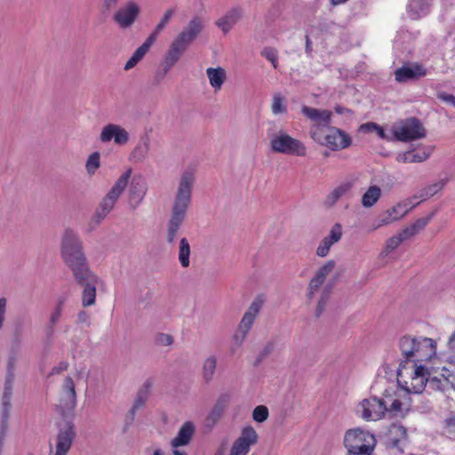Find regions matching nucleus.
Returning <instances> with one entry per match:
<instances>
[{"label":"nucleus","instance_id":"3","mask_svg":"<svg viewBox=\"0 0 455 455\" xmlns=\"http://www.w3.org/2000/svg\"><path fill=\"white\" fill-rule=\"evenodd\" d=\"M398 347L406 361L426 362L436 355V342L427 337L404 335L400 338Z\"/></svg>","mask_w":455,"mask_h":455},{"label":"nucleus","instance_id":"27","mask_svg":"<svg viewBox=\"0 0 455 455\" xmlns=\"http://www.w3.org/2000/svg\"><path fill=\"white\" fill-rule=\"evenodd\" d=\"M195 433V426L192 422H185L180 428L178 435L171 442L172 447L187 445Z\"/></svg>","mask_w":455,"mask_h":455},{"label":"nucleus","instance_id":"11","mask_svg":"<svg viewBox=\"0 0 455 455\" xmlns=\"http://www.w3.org/2000/svg\"><path fill=\"white\" fill-rule=\"evenodd\" d=\"M362 408L361 416L366 420H378L384 417L387 411V407L383 399L371 396L370 398L363 399L360 403Z\"/></svg>","mask_w":455,"mask_h":455},{"label":"nucleus","instance_id":"4","mask_svg":"<svg viewBox=\"0 0 455 455\" xmlns=\"http://www.w3.org/2000/svg\"><path fill=\"white\" fill-rule=\"evenodd\" d=\"M202 29L203 24L200 18H193L188 25L173 39L165 56L178 62Z\"/></svg>","mask_w":455,"mask_h":455},{"label":"nucleus","instance_id":"47","mask_svg":"<svg viewBox=\"0 0 455 455\" xmlns=\"http://www.w3.org/2000/svg\"><path fill=\"white\" fill-rule=\"evenodd\" d=\"M261 55L271 62L274 68H278V52L272 47H266L261 51Z\"/></svg>","mask_w":455,"mask_h":455},{"label":"nucleus","instance_id":"14","mask_svg":"<svg viewBox=\"0 0 455 455\" xmlns=\"http://www.w3.org/2000/svg\"><path fill=\"white\" fill-rule=\"evenodd\" d=\"M76 435L75 426L70 422L61 427L56 439L55 455H67Z\"/></svg>","mask_w":455,"mask_h":455},{"label":"nucleus","instance_id":"30","mask_svg":"<svg viewBox=\"0 0 455 455\" xmlns=\"http://www.w3.org/2000/svg\"><path fill=\"white\" fill-rule=\"evenodd\" d=\"M432 0H410L407 10L412 20L419 19L427 13Z\"/></svg>","mask_w":455,"mask_h":455},{"label":"nucleus","instance_id":"36","mask_svg":"<svg viewBox=\"0 0 455 455\" xmlns=\"http://www.w3.org/2000/svg\"><path fill=\"white\" fill-rule=\"evenodd\" d=\"M445 186V181L441 180L436 183L431 184L420 190L419 195L414 196V198H420L422 201L435 196L438 191L442 190Z\"/></svg>","mask_w":455,"mask_h":455},{"label":"nucleus","instance_id":"43","mask_svg":"<svg viewBox=\"0 0 455 455\" xmlns=\"http://www.w3.org/2000/svg\"><path fill=\"white\" fill-rule=\"evenodd\" d=\"M275 347V340H269L267 341L264 347L259 351L254 364L258 365L265 358H267L269 355L273 353Z\"/></svg>","mask_w":455,"mask_h":455},{"label":"nucleus","instance_id":"44","mask_svg":"<svg viewBox=\"0 0 455 455\" xmlns=\"http://www.w3.org/2000/svg\"><path fill=\"white\" fill-rule=\"evenodd\" d=\"M324 283L323 281L313 276L311 280L309 281L308 286H307V297L309 300H312L315 295V293L319 291V289L323 286Z\"/></svg>","mask_w":455,"mask_h":455},{"label":"nucleus","instance_id":"41","mask_svg":"<svg viewBox=\"0 0 455 455\" xmlns=\"http://www.w3.org/2000/svg\"><path fill=\"white\" fill-rule=\"evenodd\" d=\"M336 266L333 259L328 260L314 275L315 277L325 282L326 277L332 272Z\"/></svg>","mask_w":455,"mask_h":455},{"label":"nucleus","instance_id":"49","mask_svg":"<svg viewBox=\"0 0 455 455\" xmlns=\"http://www.w3.org/2000/svg\"><path fill=\"white\" fill-rule=\"evenodd\" d=\"M159 34H160V32L156 31V29L154 28V30L148 36V38L145 40V42L138 49L143 54L146 55V53L149 51L152 44L156 41V38L159 36Z\"/></svg>","mask_w":455,"mask_h":455},{"label":"nucleus","instance_id":"16","mask_svg":"<svg viewBox=\"0 0 455 455\" xmlns=\"http://www.w3.org/2000/svg\"><path fill=\"white\" fill-rule=\"evenodd\" d=\"M428 375L427 368L423 365H416L410 384L405 381L404 385L402 386L400 383L399 385L409 394H420L427 384Z\"/></svg>","mask_w":455,"mask_h":455},{"label":"nucleus","instance_id":"25","mask_svg":"<svg viewBox=\"0 0 455 455\" xmlns=\"http://www.w3.org/2000/svg\"><path fill=\"white\" fill-rule=\"evenodd\" d=\"M301 112L305 116L317 123L319 125L329 127L331 124L332 114L329 110L303 106Z\"/></svg>","mask_w":455,"mask_h":455},{"label":"nucleus","instance_id":"31","mask_svg":"<svg viewBox=\"0 0 455 455\" xmlns=\"http://www.w3.org/2000/svg\"><path fill=\"white\" fill-rule=\"evenodd\" d=\"M217 368V356L212 355L205 358L202 367V377L206 383L212 380Z\"/></svg>","mask_w":455,"mask_h":455},{"label":"nucleus","instance_id":"19","mask_svg":"<svg viewBox=\"0 0 455 455\" xmlns=\"http://www.w3.org/2000/svg\"><path fill=\"white\" fill-rule=\"evenodd\" d=\"M342 237V227L339 223H336L330 230L329 235L325 236L316 249V255L324 258L328 255L331 247L338 243Z\"/></svg>","mask_w":455,"mask_h":455},{"label":"nucleus","instance_id":"8","mask_svg":"<svg viewBox=\"0 0 455 455\" xmlns=\"http://www.w3.org/2000/svg\"><path fill=\"white\" fill-rule=\"evenodd\" d=\"M395 140L403 142H408L423 139L427 136V132L422 123L416 117H410L404 120L393 130Z\"/></svg>","mask_w":455,"mask_h":455},{"label":"nucleus","instance_id":"51","mask_svg":"<svg viewBox=\"0 0 455 455\" xmlns=\"http://www.w3.org/2000/svg\"><path fill=\"white\" fill-rule=\"evenodd\" d=\"M268 417V410L265 405L257 406L252 412V418L259 423L264 422Z\"/></svg>","mask_w":455,"mask_h":455},{"label":"nucleus","instance_id":"9","mask_svg":"<svg viewBox=\"0 0 455 455\" xmlns=\"http://www.w3.org/2000/svg\"><path fill=\"white\" fill-rule=\"evenodd\" d=\"M76 283L84 288L82 292L83 307H90L95 304L96 288L100 282L99 277L92 271L74 277Z\"/></svg>","mask_w":455,"mask_h":455},{"label":"nucleus","instance_id":"15","mask_svg":"<svg viewBox=\"0 0 455 455\" xmlns=\"http://www.w3.org/2000/svg\"><path fill=\"white\" fill-rule=\"evenodd\" d=\"M129 138V132L122 126L115 124L105 125L100 134V140L102 143H108L114 140L116 145H125Z\"/></svg>","mask_w":455,"mask_h":455},{"label":"nucleus","instance_id":"17","mask_svg":"<svg viewBox=\"0 0 455 455\" xmlns=\"http://www.w3.org/2000/svg\"><path fill=\"white\" fill-rule=\"evenodd\" d=\"M325 146L331 150H340L351 145V138L344 131L334 127H328V133L324 137Z\"/></svg>","mask_w":455,"mask_h":455},{"label":"nucleus","instance_id":"26","mask_svg":"<svg viewBox=\"0 0 455 455\" xmlns=\"http://www.w3.org/2000/svg\"><path fill=\"white\" fill-rule=\"evenodd\" d=\"M152 386L153 381L151 379H147L144 381L142 386L138 390L136 396L134 398L133 404L129 411L132 419H133L137 411L141 409L146 404V402L148 401L150 395Z\"/></svg>","mask_w":455,"mask_h":455},{"label":"nucleus","instance_id":"45","mask_svg":"<svg viewBox=\"0 0 455 455\" xmlns=\"http://www.w3.org/2000/svg\"><path fill=\"white\" fill-rule=\"evenodd\" d=\"M271 109L275 115L283 114L286 112L287 108L284 104V100L281 95H274Z\"/></svg>","mask_w":455,"mask_h":455},{"label":"nucleus","instance_id":"60","mask_svg":"<svg viewBox=\"0 0 455 455\" xmlns=\"http://www.w3.org/2000/svg\"><path fill=\"white\" fill-rule=\"evenodd\" d=\"M403 403L400 400L395 399L389 408H387V411L393 413L395 416L403 415L402 410Z\"/></svg>","mask_w":455,"mask_h":455},{"label":"nucleus","instance_id":"33","mask_svg":"<svg viewBox=\"0 0 455 455\" xmlns=\"http://www.w3.org/2000/svg\"><path fill=\"white\" fill-rule=\"evenodd\" d=\"M176 63L177 62L171 60L167 56H164V61L162 62L159 68L156 71L154 75L153 84L155 85L159 84Z\"/></svg>","mask_w":455,"mask_h":455},{"label":"nucleus","instance_id":"53","mask_svg":"<svg viewBox=\"0 0 455 455\" xmlns=\"http://www.w3.org/2000/svg\"><path fill=\"white\" fill-rule=\"evenodd\" d=\"M391 431L395 433V435L397 436H399V437H394V438L390 439L393 446L398 447L401 438H403V439L406 438V435H407L406 428L403 426H394Z\"/></svg>","mask_w":455,"mask_h":455},{"label":"nucleus","instance_id":"54","mask_svg":"<svg viewBox=\"0 0 455 455\" xmlns=\"http://www.w3.org/2000/svg\"><path fill=\"white\" fill-rule=\"evenodd\" d=\"M443 382L448 383L449 382L448 378H445L444 380H442L441 379H439L437 377H433V378L428 377V380H427L429 388H431L432 390H438V391H444L445 387H444Z\"/></svg>","mask_w":455,"mask_h":455},{"label":"nucleus","instance_id":"18","mask_svg":"<svg viewBox=\"0 0 455 455\" xmlns=\"http://www.w3.org/2000/svg\"><path fill=\"white\" fill-rule=\"evenodd\" d=\"M148 191L146 180L141 176L132 179L129 187V201L132 208H136L143 201Z\"/></svg>","mask_w":455,"mask_h":455},{"label":"nucleus","instance_id":"21","mask_svg":"<svg viewBox=\"0 0 455 455\" xmlns=\"http://www.w3.org/2000/svg\"><path fill=\"white\" fill-rule=\"evenodd\" d=\"M408 212L409 209H406V204H397L396 205L388 208L379 216V223L376 228L397 221L403 218Z\"/></svg>","mask_w":455,"mask_h":455},{"label":"nucleus","instance_id":"62","mask_svg":"<svg viewBox=\"0 0 455 455\" xmlns=\"http://www.w3.org/2000/svg\"><path fill=\"white\" fill-rule=\"evenodd\" d=\"M417 233L418 232L416 231L415 228L412 225H411L403 229L398 235L403 242L404 240L413 236Z\"/></svg>","mask_w":455,"mask_h":455},{"label":"nucleus","instance_id":"39","mask_svg":"<svg viewBox=\"0 0 455 455\" xmlns=\"http://www.w3.org/2000/svg\"><path fill=\"white\" fill-rule=\"evenodd\" d=\"M14 379V363L10 359L7 365V372L4 380V393L11 395L12 394Z\"/></svg>","mask_w":455,"mask_h":455},{"label":"nucleus","instance_id":"50","mask_svg":"<svg viewBox=\"0 0 455 455\" xmlns=\"http://www.w3.org/2000/svg\"><path fill=\"white\" fill-rule=\"evenodd\" d=\"M159 34H160V32L156 31V29L154 28V30L148 36V38L145 40V42L138 49L143 54L146 55V53L149 51L152 44L156 41V38L159 36Z\"/></svg>","mask_w":455,"mask_h":455},{"label":"nucleus","instance_id":"40","mask_svg":"<svg viewBox=\"0 0 455 455\" xmlns=\"http://www.w3.org/2000/svg\"><path fill=\"white\" fill-rule=\"evenodd\" d=\"M411 163H421L426 161L433 152V147L427 146L418 151L411 150Z\"/></svg>","mask_w":455,"mask_h":455},{"label":"nucleus","instance_id":"42","mask_svg":"<svg viewBox=\"0 0 455 455\" xmlns=\"http://www.w3.org/2000/svg\"><path fill=\"white\" fill-rule=\"evenodd\" d=\"M23 332L21 327H15L11 340V350L12 353H18L22 345Z\"/></svg>","mask_w":455,"mask_h":455},{"label":"nucleus","instance_id":"5","mask_svg":"<svg viewBox=\"0 0 455 455\" xmlns=\"http://www.w3.org/2000/svg\"><path fill=\"white\" fill-rule=\"evenodd\" d=\"M131 175L132 169H128L117 179L108 193L103 197L93 216V220L97 224H100L114 209L118 198L127 187Z\"/></svg>","mask_w":455,"mask_h":455},{"label":"nucleus","instance_id":"63","mask_svg":"<svg viewBox=\"0 0 455 455\" xmlns=\"http://www.w3.org/2000/svg\"><path fill=\"white\" fill-rule=\"evenodd\" d=\"M76 323L77 324H85V325L89 326L91 324L90 315L84 310L79 311L77 314Z\"/></svg>","mask_w":455,"mask_h":455},{"label":"nucleus","instance_id":"32","mask_svg":"<svg viewBox=\"0 0 455 455\" xmlns=\"http://www.w3.org/2000/svg\"><path fill=\"white\" fill-rule=\"evenodd\" d=\"M380 196V188L377 185L371 186L362 196V204L365 208H370L379 201Z\"/></svg>","mask_w":455,"mask_h":455},{"label":"nucleus","instance_id":"10","mask_svg":"<svg viewBox=\"0 0 455 455\" xmlns=\"http://www.w3.org/2000/svg\"><path fill=\"white\" fill-rule=\"evenodd\" d=\"M140 12V5L133 1H130L115 12L113 20L120 28L126 29L134 24Z\"/></svg>","mask_w":455,"mask_h":455},{"label":"nucleus","instance_id":"37","mask_svg":"<svg viewBox=\"0 0 455 455\" xmlns=\"http://www.w3.org/2000/svg\"><path fill=\"white\" fill-rule=\"evenodd\" d=\"M331 285H325L321 292L320 299L316 305L315 316L319 317L324 311L326 304L330 299L331 293Z\"/></svg>","mask_w":455,"mask_h":455},{"label":"nucleus","instance_id":"48","mask_svg":"<svg viewBox=\"0 0 455 455\" xmlns=\"http://www.w3.org/2000/svg\"><path fill=\"white\" fill-rule=\"evenodd\" d=\"M444 430L450 438L455 439V412H451L443 421Z\"/></svg>","mask_w":455,"mask_h":455},{"label":"nucleus","instance_id":"35","mask_svg":"<svg viewBox=\"0 0 455 455\" xmlns=\"http://www.w3.org/2000/svg\"><path fill=\"white\" fill-rule=\"evenodd\" d=\"M63 390L66 393L67 399L68 400V405L70 408H75L76 405V393L74 380L71 377L67 376L63 383Z\"/></svg>","mask_w":455,"mask_h":455},{"label":"nucleus","instance_id":"64","mask_svg":"<svg viewBox=\"0 0 455 455\" xmlns=\"http://www.w3.org/2000/svg\"><path fill=\"white\" fill-rule=\"evenodd\" d=\"M68 363L66 361L60 362L57 366L53 367L49 373V377L56 374H60V372L68 370Z\"/></svg>","mask_w":455,"mask_h":455},{"label":"nucleus","instance_id":"28","mask_svg":"<svg viewBox=\"0 0 455 455\" xmlns=\"http://www.w3.org/2000/svg\"><path fill=\"white\" fill-rule=\"evenodd\" d=\"M206 75L210 84L214 89V91H220L227 78L226 70L221 67L208 68L206 69Z\"/></svg>","mask_w":455,"mask_h":455},{"label":"nucleus","instance_id":"52","mask_svg":"<svg viewBox=\"0 0 455 455\" xmlns=\"http://www.w3.org/2000/svg\"><path fill=\"white\" fill-rule=\"evenodd\" d=\"M174 342V339L171 334L159 332L155 337V343L157 346L168 347L172 346Z\"/></svg>","mask_w":455,"mask_h":455},{"label":"nucleus","instance_id":"22","mask_svg":"<svg viewBox=\"0 0 455 455\" xmlns=\"http://www.w3.org/2000/svg\"><path fill=\"white\" fill-rule=\"evenodd\" d=\"M229 395H221L216 401L212 409L209 412L208 416L205 418L204 424L205 427L212 428L222 417L224 411L228 405L229 403Z\"/></svg>","mask_w":455,"mask_h":455},{"label":"nucleus","instance_id":"58","mask_svg":"<svg viewBox=\"0 0 455 455\" xmlns=\"http://www.w3.org/2000/svg\"><path fill=\"white\" fill-rule=\"evenodd\" d=\"M435 212L436 210L432 212L427 217L419 218L413 224H411L418 233L428 224V222L432 220Z\"/></svg>","mask_w":455,"mask_h":455},{"label":"nucleus","instance_id":"20","mask_svg":"<svg viewBox=\"0 0 455 455\" xmlns=\"http://www.w3.org/2000/svg\"><path fill=\"white\" fill-rule=\"evenodd\" d=\"M262 305L263 299L259 296L255 298L254 300L251 303L247 311L243 315L238 324V329L249 332L262 307Z\"/></svg>","mask_w":455,"mask_h":455},{"label":"nucleus","instance_id":"1","mask_svg":"<svg viewBox=\"0 0 455 455\" xmlns=\"http://www.w3.org/2000/svg\"><path fill=\"white\" fill-rule=\"evenodd\" d=\"M194 181V174L191 172L187 171L182 173L166 223L165 239L169 244L176 241L179 231L186 220L192 201Z\"/></svg>","mask_w":455,"mask_h":455},{"label":"nucleus","instance_id":"6","mask_svg":"<svg viewBox=\"0 0 455 455\" xmlns=\"http://www.w3.org/2000/svg\"><path fill=\"white\" fill-rule=\"evenodd\" d=\"M344 445L350 454L371 455L376 445V439L368 431L350 429L345 435Z\"/></svg>","mask_w":455,"mask_h":455},{"label":"nucleus","instance_id":"24","mask_svg":"<svg viewBox=\"0 0 455 455\" xmlns=\"http://www.w3.org/2000/svg\"><path fill=\"white\" fill-rule=\"evenodd\" d=\"M67 301V296L61 295L60 296L57 300L54 308L52 309L49 321L46 324V336L47 338H51L54 331L55 327L59 323L60 317L62 315V312L64 309L65 303Z\"/></svg>","mask_w":455,"mask_h":455},{"label":"nucleus","instance_id":"7","mask_svg":"<svg viewBox=\"0 0 455 455\" xmlns=\"http://www.w3.org/2000/svg\"><path fill=\"white\" fill-rule=\"evenodd\" d=\"M270 148L275 153L289 156H305L307 154L305 145L283 131H279L270 136Z\"/></svg>","mask_w":455,"mask_h":455},{"label":"nucleus","instance_id":"13","mask_svg":"<svg viewBox=\"0 0 455 455\" xmlns=\"http://www.w3.org/2000/svg\"><path fill=\"white\" fill-rule=\"evenodd\" d=\"M425 67L418 62L405 64L395 71V80L399 83L417 81L427 76Z\"/></svg>","mask_w":455,"mask_h":455},{"label":"nucleus","instance_id":"23","mask_svg":"<svg viewBox=\"0 0 455 455\" xmlns=\"http://www.w3.org/2000/svg\"><path fill=\"white\" fill-rule=\"evenodd\" d=\"M242 14L243 12L240 7H233L220 17L215 24L224 34H227L240 20Z\"/></svg>","mask_w":455,"mask_h":455},{"label":"nucleus","instance_id":"46","mask_svg":"<svg viewBox=\"0 0 455 455\" xmlns=\"http://www.w3.org/2000/svg\"><path fill=\"white\" fill-rule=\"evenodd\" d=\"M175 12H176V11H175L174 8L167 9L164 12V13L163 17L161 18L160 21L156 26L155 29H156V31L161 33L166 28V26L169 24L170 20L174 16Z\"/></svg>","mask_w":455,"mask_h":455},{"label":"nucleus","instance_id":"38","mask_svg":"<svg viewBox=\"0 0 455 455\" xmlns=\"http://www.w3.org/2000/svg\"><path fill=\"white\" fill-rule=\"evenodd\" d=\"M100 154L98 151L93 152L89 156L85 163V169L90 176L95 174L96 171L100 166Z\"/></svg>","mask_w":455,"mask_h":455},{"label":"nucleus","instance_id":"55","mask_svg":"<svg viewBox=\"0 0 455 455\" xmlns=\"http://www.w3.org/2000/svg\"><path fill=\"white\" fill-rule=\"evenodd\" d=\"M144 56L145 54L137 49L125 63L124 70H130L134 68L143 59Z\"/></svg>","mask_w":455,"mask_h":455},{"label":"nucleus","instance_id":"57","mask_svg":"<svg viewBox=\"0 0 455 455\" xmlns=\"http://www.w3.org/2000/svg\"><path fill=\"white\" fill-rule=\"evenodd\" d=\"M247 334L248 332L241 331L240 329L237 328V331L233 336V350L236 347H240L243 345V341L247 337Z\"/></svg>","mask_w":455,"mask_h":455},{"label":"nucleus","instance_id":"29","mask_svg":"<svg viewBox=\"0 0 455 455\" xmlns=\"http://www.w3.org/2000/svg\"><path fill=\"white\" fill-rule=\"evenodd\" d=\"M352 188V183L351 182H345L337 188H335L331 192H330L324 201L323 205L326 208H331L335 205V204L347 192L350 191Z\"/></svg>","mask_w":455,"mask_h":455},{"label":"nucleus","instance_id":"61","mask_svg":"<svg viewBox=\"0 0 455 455\" xmlns=\"http://www.w3.org/2000/svg\"><path fill=\"white\" fill-rule=\"evenodd\" d=\"M7 308V299L4 297L0 298V331L3 329L5 321Z\"/></svg>","mask_w":455,"mask_h":455},{"label":"nucleus","instance_id":"34","mask_svg":"<svg viewBox=\"0 0 455 455\" xmlns=\"http://www.w3.org/2000/svg\"><path fill=\"white\" fill-rule=\"evenodd\" d=\"M191 249L188 240L186 237L180 239L179 243V261L183 267H188L190 265L189 257Z\"/></svg>","mask_w":455,"mask_h":455},{"label":"nucleus","instance_id":"2","mask_svg":"<svg viewBox=\"0 0 455 455\" xmlns=\"http://www.w3.org/2000/svg\"><path fill=\"white\" fill-rule=\"evenodd\" d=\"M60 255L74 277L91 271L84 251L83 242L79 235L71 229H67L62 235Z\"/></svg>","mask_w":455,"mask_h":455},{"label":"nucleus","instance_id":"59","mask_svg":"<svg viewBox=\"0 0 455 455\" xmlns=\"http://www.w3.org/2000/svg\"><path fill=\"white\" fill-rule=\"evenodd\" d=\"M403 242L402 238L398 235L390 237L386 243V252L387 254L395 249H396L401 243Z\"/></svg>","mask_w":455,"mask_h":455},{"label":"nucleus","instance_id":"56","mask_svg":"<svg viewBox=\"0 0 455 455\" xmlns=\"http://www.w3.org/2000/svg\"><path fill=\"white\" fill-rule=\"evenodd\" d=\"M149 150V142L147 140L142 145H139L133 152L134 157L138 160H144Z\"/></svg>","mask_w":455,"mask_h":455},{"label":"nucleus","instance_id":"12","mask_svg":"<svg viewBox=\"0 0 455 455\" xmlns=\"http://www.w3.org/2000/svg\"><path fill=\"white\" fill-rule=\"evenodd\" d=\"M257 441L258 435L254 428L251 426L243 427L241 435L234 442L229 455H247Z\"/></svg>","mask_w":455,"mask_h":455}]
</instances>
